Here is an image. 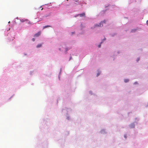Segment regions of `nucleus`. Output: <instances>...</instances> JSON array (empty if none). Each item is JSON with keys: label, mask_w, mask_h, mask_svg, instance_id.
Instances as JSON below:
<instances>
[{"label": "nucleus", "mask_w": 148, "mask_h": 148, "mask_svg": "<svg viewBox=\"0 0 148 148\" xmlns=\"http://www.w3.org/2000/svg\"><path fill=\"white\" fill-rule=\"evenodd\" d=\"M40 34H41L40 32H38L37 33L35 34L34 35V36H35V37H38V36H40Z\"/></svg>", "instance_id": "obj_1"}, {"label": "nucleus", "mask_w": 148, "mask_h": 148, "mask_svg": "<svg viewBox=\"0 0 148 148\" xmlns=\"http://www.w3.org/2000/svg\"><path fill=\"white\" fill-rule=\"evenodd\" d=\"M42 46V44H38L37 46L36 47L37 48H39L40 47H41Z\"/></svg>", "instance_id": "obj_2"}, {"label": "nucleus", "mask_w": 148, "mask_h": 148, "mask_svg": "<svg viewBox=\"0 0 148 148\" xmlns=\"http://www.w3.org/2000/svg\"><path fill=\"white\" fill-rule=\"evenodd\" d=\"M79 15L80 16H85V14L84 13H83L81 14H80Z\"/></svg>", "instance_id": "obj_3"}, {"label": "nucleus", "mask_w": 148, "mask_h": 148, "mask_svg": "<svg viewBox=\"0 0 148 148\" xmlns=\"http://www.w3.org/2000/svg\"><path fill=\"white\" fill-rule=\"evenodd\" d=\"M50 27V26L49 25L45 26L43 27V29H45V28H46L48 27Z\"/></svg>", "instance_id": "obj_4"}, {"label": "nucleus", "mask_w": 148, "mask_h": 148, "mask_svg": "<svg viewBox=\"0 0 148 148\" xmlns=\"http://www.w3.org/2000/svg\"><path fill=\"white\" fill-rule=\"evenodd\" d=\"M129 80L128 79H125L124 80V82L125 83L127 82H129Z\"/></svg>", "instance_id": "obj_5"}, {"label": "nucleus", "mask_w": 148, "mask_h": 148, "mask_svg": "<svg viewBox=\"0 0 148 148\" xmlns=\"http://www.w3.org/2000/svg\"><path fill=\"white\" fill-rule=\"evenodd\" d=\"M136 29H133L132 30L131 32H134L136 31Z\"/></svg>", "instance_id": "obj_6"}, {"label": "nucleus", "mask_w": 148, "mask_h": 148, "mask_svg": "<svg viewBox=\"0 0 148 148\" xmlns=\"http://www.w3.org/2000/svg\"><path fill=\"white\" fill-rule=\"evenodd\" d=\"M105 23V21H103V22H101L100 23V24H99V25H101V23Z\"/></svg>", "instance_id": "obj_7"}, {"label": "nucleus", "mask_w": 148, "mask_h": 148, "mask_svg": "<svg viewBox=\"0 0 148 148\" xmlns=\"http://www.w3.org/2000/svg\"><path fill=\"white\" fill-rule=\"evenodd\" d=\"M101 44H100L99 45H98V47H101Z\"/></svg>", "instance_id": "obj_8"}, {"label": "nucleus", "mask_w": 148, "mask_h": 148, "mask_svg": "<svg viewBox=\"0 0 148 148\" xmlns=\"http://www.w3.org/2000/svg\"><path fill=\"white\" fill-rule=\"evenodd\" d=\"M95 26H99V25H95Z\"/></svg>", "instance_id": "obj_9"}, {"label": "nucleus", "mask_w": 148, "mask_h": 148, "mask_svg": "<svg viewBox=\"0 0 148 148\" xmlns=\"http://www.w3.org/2000/svg\"><path fill=\"white\" fill-rule=\"evenodd\" d=\"M32 40H33V41H35V39H34V38H33L32 39Z\"/></svg>", "instance_id": "obj_10"}, {"label": "nucleus", "mask_w": 148, "mask_h": 148, "mask_svg": "<svg viewBox=\"0 0 148 148\" xmlns=\"http://www.w3.org/2000/svg\"><path fill=\"white\" fill-rule=\"evenodd\" d=\"M100 74L99 73H98L97 74V76H98Z\"/></svg>", "instance_id": "obj_11"}, {"label": "nucleus", "mask_w": 148, "mask_h": 148, "mask_svg": "<svg viewBox=\"0 0 148 148\" xmlns=\"http://www.w3.org/2000/svg\"><path fill=\"white\" fill-rule=\"evenodd\" d=\"M124 137H125V138H126V135H124Z\"/></svg>", "instance_id": "obj_12"}, {"label": "nucleus", "mask_w": 148, "mask_h": 148, "mask_svg": "<svg viewBox=\"0 0 148 148\" xmlns=\"http://www.w3.org/2000/svg\"><path fill=\"white\" fill-rule=\"evenodd\" d=\"M134 127V126L133 125V126H132L131 127V128H133V127Z\"/></svg>", "instance_id": "obj_13"}, {"label": "nucleus", "mask_w": 148, "mask_h": 148, "mask_svg": "<svg viewBox=\"0 0 148 148\" xmlns=\"http://www.w3.org/2000/svg\"><path fill=\"white\" fill-rule=\"evenodd\" d=\"M78 1H79L78 0H76V2H78Z\"/></svg>", "instance_id": "obj_14"}, {"label": "nucleus", "mask_w": 148, "mask_h": 148, "mask_svg": "<svg viewBox=\"0 0 148 148\" xmlns=\"http://www.w3.org/2000/svg\"><path fill=\"white\" fill-rule=\"evenodd\" d=\"M43 10V8H42L41 10Z\"/></svg>", "instance_id": "obj_15"}, {"label": "nucleus", "mask_w": 148, "mask_h": 148, "mask_svg": "<svg viewBox=\"0 0 148 148\" xmlns=\"http://www.w3.org/2000/svg\"><path fill=\"white\" fill-rule=\"evenodd\" d=\"M10 22L9 21V22H8V23H10Z\"/></svg>", "instance_id": "obj_16"}, {"label": "nucleus", "mask_w": 148, "mask_h": 148, "mask_svg": "<svg viewBox=\"0 0 148 148\" xmlns=\"http://www.w3.org/2000/svg\"><path fill=\"white\" fill-rule=\"evenodd\" d=\"M68 50V49H66V51H67Z\"/></svg>", "instance_id": "obj_17"}]
</instances>
